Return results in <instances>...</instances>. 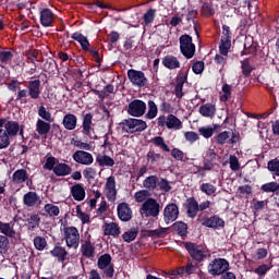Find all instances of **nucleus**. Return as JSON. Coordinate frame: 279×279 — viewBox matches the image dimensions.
I'll return each mask as SVG.
<instances>
[{
	"mask_svg": "<svg viewBox=\"0 0 279 279\" xmlns=\"http://www.w3.org/2000/svg\"><path fill=\"white\" fill-rule=\"evenodd\" d=\"M150 143H153L155 147H159L161 151H166L167 154H169L170 151V155L172 156V158H174V160H178L180 162L186 161V159H184V151H182L180 148H169V145H167V143L165 142V137L155 136L150 140Z\"/></svg>",
	"mask_w": 279,
	"mask_h": 279,
	"instance_id": "f257e3e1",
	"label": "nucleus"
},
{
	"mask_svg": "<svg viewBox=\"0 0 279 279\" xmlns=\"http://www.w3.org/2000/svg\"><path fill=\"white\" fill-rule=\"evenodd\" d=\"M184 248L195 263H204L208 258V251L204 245H199L193 242H184Z\"/></svg>",
	"mask_w": 279,
	"mask_h": 279,
	"instance_id": "f03ea898",
	"label": "nucleus"
},
{
	"mask_svg": "<svg viewBox=\"0 0 279 279\" xmlns=\"http://www.w3.org/2000/svg\"><path fill=\"white\" fill-rule=\"evenodd\" d=\"M122 131L126 134H136V132H145L147 122L141 119L129 118L120 122Z\"/></svg>",
	"mask_w": 279,
	"mask_h": 279,
	"instance_id": "7ed1b4c3",
	"label": "nucleus"
},
{
	"mask_svg": "<svg viewBox=\"0 0 279 279\" xmlns=\"http://www.w3.org/2000/svg\"><path fill=\"white\" fill-rule=\"evenodd\" d=\"M230 269V262L226 258L217 257L207 265L209 276H223Z\"/></svg>",
	"mask_w": 279,
	"mask_h": 279,
	"instance_id": "20e7f679",
	"label": "nucleus"
},
{
	"mask_svg": "<svg viewBox=\"0 0 279 279\" xmlns=\"http://www.w3.org/2000/svg\"><path fill=\"white\" fill-rule=\"evenodd\" d=\"M97 267L102 271L105 278H114V265L110 253H105L98 257Z\"/></svg>",
	"mask_w": 279,
	"mask_h": 279,
	"instance_id": "39448f33",
	"label": "nucleus"
},
{
	"mask_svg": "<svg viewBox=\"0 0 279 279\" xmlns=\"http://www.w3.org/2000/svg\"><path fill=\"white\" fill-rule=\"evenodd\" d=\"M180 52L186 60H191L195 56V44H193V37L184 34L179 38Z\"/></svg>",
	"mask_w": 279,
	"mask_h": 279,
	"instance_id": "423d86ee",
	"label": "nucleus"
},
{
	"mask_svg": "<svg viewBox=\"0 0 279 279\" xmlns=\"http://www.w3.org/2000/svg\"><path fill=\"white\" fill-rule=\"evenodd\" d=\"M63 234L66 247H72L73 250L80 247V230L75 227H64Z\"/></svg>",
	"mask_w": 279,
	"mask_h": 279,
	"instance_id": "0eeeda50",
	"label": "nucleus"
},
{
	"mask_svg": "<svg viewBox=\"0 0 279 279\" xmlns=\"http://www.w3.org/2000/svg\"><path fill=\"white\" fill-rule=\"evenodd\" d=\"M128 78L133 86H137V88H146L147 84H149V80L145 76V72L141 70L130 69L128 70Z\"/></svg>",
	"mask_w": 279,
	"mask_h": 279,
	"instance_id": "6e6552de",
	"label": "nucleus"
},
{
	"mask_svg": "<svg viewBox=\"0 0 279 279\" xmlns=\"http://www.w3.org/2000/svg\"><path fill=\"white\" fill-rule=\"evenodd\" d=\"M141 210L146 217H158L160 215V203L156 198L149 197L143 203Z\"/></svg>",
	"mask_w": 279,
	"mask_h": 279,
	"instance_id": "1a4fd4ad",
	"label": "nucleus"
},
{
	"mask_svg": "<svg viewBox=\"0 0 279 279\" xmlns=\"http://www.w3.org/2000/svg\"><path fill=\"white\" fill-rule=\"evenodd\" d=\"M126 112L130 117H143L147 112V104L141 99H134L129 104Z\"/></svg>",
	"mask_w": 279,
	"mask_h": 279,
	"instance_id": "9d476101",
	"label": "nucleus"
},
{
	"mask_svg": "<svg viewBox=\"0 0 279 279\" xmlns=\"http://www.w3.org/2000/svg\"><path fill=\"white\" fill-rule=\"evenodd\" d=\"M189 80V70H180L175 77L174 95L177 99H182L184 97V84Z\"/></svg>",
	"mask_w": 279,
	"mask_h": 279,
	"instance_id": "9b49d317",
	"label": "nucleus"
},
{
	"mask_svg": "<svg viewBox=\"0 0 279 279\" xmlns=\"http://www.w3.org/2000/svg\"><path fill=\"white\" fill-rule=\"evenodd\" d=\"M180 217V208L174 203L168 204L163 209V221L169 226V223H173Z\"/></svg>",
	"mask_w": 279,
	"mask_h": 279,
	"instance_id": "f8f14e48",
	"label": "nucleus"
},
{
	"mask_svg": "<svg viewBox=\"0 0 279 279\" xmlns=\"http://www.w3.org/2000/svg\"><path fill=\"white\" fill-rule=\"evenodd\" d=\"M72 158L74 162H77V165H84L85 167H90L93 162H95V158H93V154L85 151V150H76Z\"/></svg>",
	"mask_w": 279,
	"mask_h": 279,
	"instance_id": "ddd939ff",
	"label": "nucleus"
},
{
	"mask_svg": "<svg viewBox=\"0 0 279 279\" xmlns=\"http://www.w3.org/2000/svg\"><path fill=\"white\" fill-rule=\"evenodd\" d=\"M105 191V195L108 202L117 201V180L114 179V175H110L109 178H107Z\"/></svg>",
	"mask_w": 279,
	"mask_h": 279,
	"instance_id": "4468645a",
	"label": "nucleus"
},
{
	"mask_svg": "<svg viewBox=\"0 0 279 279\" xmlns=\"http://www.w3.org/2000/svg\"><path fill=\"white\" fill-rule=\"evenodd\" d=\"M215 160H217V153L215 149L209 148L203 160V167H198V171H213L215 169Z\"/></svg>",
	"mask_w": 279,
	"mask_h": 279,
	"instance_id": "2eb2a0df",
	"label": "nucleus"
},
{
	"mask_svg": "<svg viewBox=\"0 0 279 279\" xmlns=\"http://www.w3.org/2000/svg\"><path fill=\"white\" fill-rule=\"evenodd\" d=\"M201 223L205 228H211L213 230H219L221 228H226V221L217 215L211 216L209 218H203L201 220Z\"/></svg>",
	"mask_w": 279,
	"mask_h": 279,
	"instance_id": "dca6fc26",
	"label": "nucleus"
},
{
	"mask_svg": "<svg viewBox=\"0 0 279 279\" xmlns=\"http://www.w3.org/2000/svg\"><path fill=\"white\" fill-rule=\"evenodd\" d=\"M183 206L190 219H195L197 217V213H199V203L195 197L187 198Z\"/></svg>",
	"mask_w": 279,
	"mask_h": 279,
	"instance_id": "f3484780",
	"label": "nucleus"
},
{
	"mask_svg": "<svg viewBox=\"0 0 279 279\" xmlns=\"http://www.w3.org/2000/svg\"><path fill=\"white\" fill-rule=\"evenodd\" d=\"M16 223V217L10 222L0 221V232L2 236L7 239H14L16 236V230H14V225Z\"/></svg>",
	"mask_w": 279,
	"mask_h": 279,
	"instance_id": "a211bd4d",
	"label": "nucleus"
},
{
	"mask_svg": "<svg viewBox=\"0 0 279 279\" xmlns=\"http://www.w3.org/2000/svg\"><path fill=\"white\" fill-rule=\"evenodd\" d=\"M23 204L28 208H34V206H40V204H43V199L38 196V193L31 191L24 194Z\"/></svg>",
	"mask_w": 279,
	"mask_h": 279,
	"instance_id": "6ab92c4d",
	"label": "nucleus"
},
{
	"mask_svg": "<svg viewBox=\"0 0 279 279\" xmlns=\"http://www.w3.org/2000/svg\"><path fill=\"white\" fill-rule=\"evenodd\" d=\"M118 218L120 221H130L132 219V208L125 202H122L117 207Z\"/></svg>",
	"mask_w": 279,
	"mask_h": 279,
	"instance_id": "aec40b11",
	"label": "nucleus"
},
{
	"mask_svg": "<svg viewBox=\"0 0 279 279\" xmlns=\"http://www.w3.org/2000/svg\"><path fill=\"white\" fill-rule=\"evenodd\" d=\"M28 97L32 99H40V94L43 93L40 89V80L28 81L27 84Z\"/></svg>",
	"mask_w": 279,
	"mask_h": 279,
	"instance_id": "412c9836",
	"label": "nucleus"
},
{
	"mask_svg": "<svg viewBox=\"0 0 279 279\" xmlns=\"http://www.w3.org/2000/svg\"><path fill=\"white\" fill-rule=\"evenodd\" d=\"M146 160L150 167H159L162 160H165V156L150 148L146 154Z\"/></svg>",
	"mask_w": 279,
	"mask_h": 279,
	"instance_id": "4be33fe9",
	"label": "nucleus"
},
{
	"mask_svg": "<svg viewBox=\"0 0 279 279\" xmlns=\"http://www.w3.org/2000/svg\"><path fill=\"white\" fill-rule=\"evenodd\" d=\"M50 255L53 256V258H57L58 263H64L66 256H69V252L64 246H60V243H57L53 250L50 251Z\"/></svg>",
	"mask_w": 279,
	"mask_h": 279,
	"instance_id": "5701e85b",
	"label": "nucleus"
},
{
	"mask_svg": "<svg viewBox=\"0 0 279 279\" xmlns=\"http://www.w3.org/2000/svg\"><path fill=\"white\" fill-rule=\"evenodd\" d=\"M71 195L75 202H84L86 199V190L82 183H76L71 187Z\"/></svg>",
	"mask_w": 279,
	"mask_h": 279,
	"instance_id": "b1692460",
	"label": "nucleus"
},
{
	"mask_svg": "<svg viewBox=\"0 0 279 279\" xmlns=\"http://www.w3.org/2000/svg\"><path fill=\"white\" fill-rule=\"evenodd\" d=\"M161 63L166 69H169V71H175V69H180V60H178V57L173 54H167L163 57Z\"/></svg>",
	"mask_w": 279,
	"mask_h": 279,
	"instance_id": "393cba45",
	"label": "nucleus"
},
{
	"mask_svg": "<svg viewBox=\"0 0 279 279\" xmlns=\"http://www.w3.org/2000/svg\"><path fill=\"white\" fill-rule=\"evenodd\" d=\"M39 21L43 27H51V24L53 23V11H51V9H43L40 11Z\"/></svg>",
	"mask_w": 279,
	"mask_h": 279,
	"instance_id": "a878e982",
	"label": "nucleus"
},
{
	"mask_svg": "<svg viewBox=\"0 0 279 279\" xmlns=\"http://www.w3.org/2000/svg\"><path fill=\"white\" fill-rule=\"evenodd\" d=\"M83 117V122H82V128L83 131L82 133L85 136H90V130H93V113L92 112H87V113H82Z\"/></svg>",
	"mask_w": 279,
	"mask_h": 279,
	"instance_id": "bb28decb",
	"label": "nucleus"
},
{
	"mask_svg": "<svg viewBox=\"0 0 279 279\" xmlns=\"http://www.w3.org/2000/svg\"><path fill=\"white\" fill-rule=\"evenodd\" d=\"M104 234L105 236H119L121 234V228H119V225L117 222H106L104 225Z\"/></svg>",
	"mask_w": 279,
	"mask_h": 279,
	"instance_id": "cd10ccee",
	"label": "nucleus"
},
{
	"mask_svg": "<svg viewBox=\"0 0 279 279\" xmlns=\"http://www.w3.org/2000/svg\"><path fill=\"white\" fill-rule=\"evenodd\" d=\"M198 112L202 117L213 119L217 114V107L214 104L207 102L199 107Z\"/></svg>",
	"mask_w": 279,
	"mask_h": 279,
	"instance_id": "c85d7f7f",
	"label": "nucleus"
},
{
	"mask_svg": "<svg viewBox=\"0 0 279 279\" xmlns=\"http://www.w3.org/2000/svg\"><path fill=\"white\" fill-rule=\"evenodd\" d=\"M81 254L85 258H95V245H93L90 240H85L81 245Z\"/></svg>",
	"mask_w": 279,
	"mask_h": 279,
	"instance_id": "c756f323",
	"label": "nucleus"
},
{
	"mask_svg": "<svg viewBox=\"0 0 279 279\" xmlns=\"http://www.w3.org/2000/svg\"><path fill=\"white\" fill-rule=\"evenodd\" d=\"M160 178L156 174H151L145 178L143 181L144 189L148 191H158V182Z\"/></svg>",
	"mask_w": 279,
	"mask_h": 279,
	"instance_id": "7c9ffc66",
	"label": "nucleus"
},
{
	"mask_svg": "<svg viewBox=\"0 0 279 279\" xmlns=\"http://www.w3.org/2000/svg\"><path fill=\"white\" fill-rule=\"evenodd\" d=\"M54 175H57V178H64L66 175H71V166L63 163V162H59L54 166V169L52 170Z\"/></svg>",
	"mask_w": 279,
	"mask_h": 279,
	"instance_id": "2f4dec72",
	"label": "nucleus"
},
{
	"mask_svg": "<svg viewBox=\"0 0 279 279\" xmlns=\"http://www.w3.org/2000/svg\"><path fill=\"white\" fill-rule=\"evenodd\" d=\"M27 178H29V173L25 169H17L12 174V182L14 184H25L27 182Z\"/></svg>",
	"mask_w": 279,
	"mask_h": 279,
	"instance_id": "473e14b6",
	"label": "nucleus"
},
{
	"mask_svg": "<svg viewBox=\"0 0 279 279\" xmlns=\"http://www.w3.org/2000/svg\"><path fill=\"white\" fill-rule=\"evenodd\" d=\"M184 125L182 124V120L175 117L173 113L167 116V129L168 130H182Z\"/></svg>",
	"mask_w": 279,
	"mask_h": 279,
	"instance_id": "72a5a7b5",
	"label": "nucleus"
},
{
	"mask_svg": "<svg viewBox=\"0 0 279 279\" xmlns=\"http://www.w3.org/2000/svg\"><path fill=\"white\" fill-rule=\"evenodd\" d=\"M72 40H76V43H78V45H81V49H83V51H88V47H90V41H88V38L86 36H84V34L80 33V32H75L72 36H71Z\"/></svg>",
	"mask_w": 279,
	"mask_h": 279,
	"instance_id": "f704fd0d",
	"label": "nucleus"
},
{
	"mask_svg": "<svg viewBox=\"0 0 279 279\" xmlns=\"http://www.w3.org/2000/svg\"><path fill=\"white\" fill-rule=\"evenodd\" d=\"M62 123L65 130H75L77 128V116L73 113H66L63 117Z\"/></svg>",
	"mask_w": 279,
	"mask_h": 279,
	"instance_id": "c9c22d12",
	"label": "nucleus"
},
{
	"mask_svg": "<svg viewBox=\"0 0 279 279\" xmlns=\"http://www.w3.org/2000/svg\"><path fill=\"white\" fill-rule=\"evenodd\" d=\"M19 130H21V125L16 121H8L4 124V132L9 137L17 136Z\"/></svg>",
	"mask_w": 279,
	"mask_h": 279,
	"instance_id": "e433bc0d",
	"label": "nucleus"
},
{
	"mask_svg": "<svg viewBox=\"0 0 279 279\" xmlns=\"http://www.w3.org/2000/svg\"><path fill=\"white\" fill-rule=\"evenodd\" d=\"M172 228L177 234L183 239H186L189 234V225L184 221H177L172 225Z\"/></svg>",
	"mask_w": 279,
	"mask_h": 279,
	"instance_id": "4c0bfd02",
	"label": "nucleus"
},
{
	"mask_svg": "<svg viewBox=\"0 0 279 279\" xmlns=\"http://www.w3.org/2000/svg\"><path fill=\"white\" fill-rule=\"evenodd\" d=\"M36 132L39 134V136H47V134L51 132V124L38 119L36 122Z\"/></svg>",
	"mask_w": 279,
	"mask_h": 279,
	"instance_id": "58836bf2",
	"label": "nucleus"
},
{
	"mask_svg": "<svg viewBox=\"0 0 279 279\" xmlns=\"http://www.w3.org/2000/svg\"><path fill=\"white\" fill-rule=\"evenodd\" d=\"M26 62L29 64H34V68L31 69L32 73H36V60H38V50L29 49L25 51Z\"/></svg>",
	"mask_w": 279,
	"mask_h": 279,
	"instance_id": "ea45409f",
	"label": "nucleus"
},
{
	"mask_svg": "<svg viewBox=\"0 0 279 279\" xmlns=\"http://www.w3.org/2000/svg\"><path fill=\"white\" fill-rule=\"evenodd\" d=\"M90 93H94V95H97L99 99H106L108 95H112V93H114V85L108 84L107 86L104 87L102 90L92 88Z\"/></svg>",
	"mask_w": 279,
	"mask_h": 279,
	"instance_id": "a19ab883",
	"label": "nucleus"
},
{
	"mask_svg": "<svg viewBox=\"0 0 279 279\" xmlns=\"http://www.w3.org/2000/svg\"><path fill=\"white\" fill-rule=\"evenodd\" d=\"M215 4L213 2H204L201 7V14L205 17L215 16L216 14Z\"/></svg>",
	"mask_w": 279,
	"mask_h": 279,
	"instance_id": "79ce46f5",
	"label": "nucleus"
},
{
	"mask_svg": "<svg viewBox=\"0 0 279 279\" xmlns=\"http://www.w3.org/2000/svg\"><path fill=\"white\" fill-rule=\"evenodd\" d=\"M138 227H132L129 231L122 234V239L125 243H132V241H135L136 236H138Z\"/></svg>",
	"mask_w": 279,
	"mask_h": 279,
	"instance_id": "37998d69",
	"label": "nucleus"
},
{
	"mask_svg": "<svg viewBox=\"0 0 279 279\" xmlns=\"http://www.w3.org/2000/svg\"><path fill=\"white\" fill-rule=\"evenodd\" d=\"M267 169L274 178H279V159L278 157L267 162Z\"/></svg>",
	"mask_w": 279,
	"mask_h": 279,
	"instance_id": "c03bdc74",
	"label": "nucleus"
},
{
	"mask_svg": "<svg viewBox=\"0 0 279 279\" xmlns=\"http://www.w3.org/2000/svg\"><path fill=\"white\" fill-rule=\"evenodd\" d=\"M96 162L100 166V167H114V159H112L110 156L108 155H97L96 157Z\"/></svg>",
	"mask_w": 279,
	"mask_h": 279,
	"instance_id": "a18cd8bd",
	"label": "nucleus"
},
{
	"mask_svg": "<svg viewBox=\"0 0 279 279\" xmlns=\"http://www.w3.org/2000/svg\"><path fill=\"white\" fill-rule=\"evenodd\" d=\"M260 191H263V193H277V191H279V183L276 181H270L268 183H264L260 186Z\"/></svg>",
	"mask_w": 279,
	"mask_h": 279,
	"instance_id": "49530a36",
	"label": "nucleus"
},
{
	"mask_svg": "<svg viewBox=\"0 0 279 279\" xmlns=\"http://www.w3.org/2000/svg\"><path fill=\"white\" fill-rule=\"evenodd\" d=\"M197 14H198L197 10H190L187 12L185 19L187 22L193 21L194 32H195L197 38H199V28H197V21L195 20V19H197Z\"/></svg>",
	"mask_w": 279,
	"mask_h": 279,
	"instance_id": "de8ad7c7",
	"label": "nucleus"
},
{
	"mask_svg": "<svg viewBox=\"0 0 279 279\" xmlns=\"http://www.w3.org/2000/svg\"><path fill=\"white\" fill-rule=\"evenodd\" d=\"M56 69H58V63L53 59H47L44 64L45 73H49V75H56Z\"/></svg>",
	"mask_w": 279,
	"mask_h": 279,
	"instance_id": "09e8293b",
	"label": "nucleus"
},
{
	"mask_svg": "<svg viewBox=\"0 0 279 279\" xmlns=\"http://www.w3.org/2000/svg\"><path fill=\"white\" fill-rule=\"evenodd\" d=\"M58 162H59L58 158L51 156V153H49L46 156V162L44 165V169H47L48 171H53Z\"/></svg>",
	"mask_w": 279,
	"mask_h": 279,
	"instance_id": "8fccbe9b",
	"label": "nucleus"
},
{
	"mask_svg": "<svg viewBox=\"0 0 279 279\" xmlns=\"http://www.w3.org/2000/svg\"><path fill=\"white\" fill-rule=\"evenodd\" d=\"M146 119H156L158 117V106L154 100H148V111L146 113Z\"/></svg>",
	"mask_w": 279,
	"mask_h": 279,
	"instance_id": "3c124183",
	"label": "nucleus"
},
{
	"mask_svg": "<svg viewBox=\"0 0 279 279\" xmlns=\"http://www.w3.org/2000/svg\"><path fill=\"white\" fill-rule=\"evenodd\" d=\"M145 232V236H150L151 239H162L167 234V228L146 230Z\"/></svg>",
	"mask_w": 279,
	"mask_h": 279,
	"instance_id": "603ef678",
	"label": "nucleus"
},
{
	"mask_svg": "<svg viewBox=\"0 0 279 279\" xmlns=\"http://www.w3.org/2000/svg\"><path fill=\"white\" fill-rule=\"evenodd\" d=\"M231 47H232V40L220 39V45H219V53H220V56L227 57L228 53L230 52V48Z\"/></svg>",
	"mask_w": 279,
	"mask_h": 279,
	"instance_id": "864d4df0",
	"label": "nucleus"
},
{
	"mask_svg": "<svg viewBox=\"0 0 279 279\" xmlns=\"http://www.w3.org/2000/svg\"><path fill=\"white\" fill-rule=\"evenodd\" d=\"M202 193H205L208 197L215 195L217 193V187L213 185V183H203L199 187Z\"/></svg>",
	"mask_w": 279,
	"mask_h": 279,
	"instance_id": "5fc2aeb1",
	"label": "nucleus"
},
{
	"mask_svg": "<svg viewBox=\"0 0 279 279\" xmlns=\"http://www.w3.org/2000/svg\"><path fill=\"white\" fill-rule=\"evenodd\" d=\"M44 210L49 217H58L60 215V207L50 203L45 205Z\"/></svg>",
	"mask_w": 279,
	"mask_h": 279,
	"instance_id": "6e6d98bb",
	"label": "nucleus"
},
{
	"mask_svg": "<svg viewBox=\"0 0 279 279\" xmlns=\"http://www.w3.org/2000/svg\"><path fill=\"white\" fill-rule=\"evenodd\" d=\"M27 223L31 230H36V228H40V216L38 214H33L27 218Z\"/></svg>",
	"mask_w": 279,
	"mask_h": 279,
	"instance_id": "4d7b16f0",
	"label": "nucleus"
},
{
	"mask_svg": "<svg viewBox=\"0 0 279 279\" xmlns=\"http://www.w3.org/2000/svg\"><path fill=\"white\" fill-rule=\"evenodd\" d=\"M197 271V264H193V260L189 259L187 264L185 266H182V271H179L180 274H187V276H191L192 274H195Z\"/></svg>",
	"mask_w": 279,
	"mask_h": 279,
	"instance_id": "13d9d810",
	"label": "nucleus"
},
{
	"mask_svg": "<svg viewBox=\"0 0 279 279\" xmlns=\"http://www.w3.org/2000/svg\"><path fill=\"white\" fill-rule=\"evenodd\" d=\"M173 187L169 183V180L161 178L157 183V191H162L163 193H169Z\"/></svg>",
	"mask_w": 279,
	"mask_h": 279,
	"instance_id": "bf43d9fd",
	"label": "nucleus"
},
{
	"mask_svg": "<svg viewBox=\"0 0 279 279\" xmlns=\"http://www.w3.org/2000/svg\"><path fill=\"white\" fill-rule=\"evenodd\" d=\"M10 251V239L0 234V254L3 255Z\"/></svg>",
	"mask_w": 279,
	"mask_h": 279,
	"instance_id": "052dcab7",
	"label": "nucleus"
},
{
	"mask_svg": "<svg viewBox=\"0 0 279 279\" xmlns=\"http://www.w3.org/2000/svg\"><path fill=\"white\" fill-rule=\"evenodd\" d=\"M241 69L244 77H250V75H252V71H254V68L250 64V59L241 61Z\"/></svg>",
	"mask_w": 279,
	"mask_h": 279,
	"instance_id": "680f3d73",
	"label": "nucleus"
},
{
	"mask_svg": "<svg viewBox=\"0 0 279 279\" xmlns=\"http://www.w3.org/2000/svg\"><path fill=\"white\" fill-rule=\"evenodd\" d=\"M33 243L38 252H43L47 247V240L40 235L35 236Z\"/></svg>",
	"mask_w": 279,
	"mask_h": 279,
	"instance_id": "e2e57ef3",
	"label": "nucleus"
},
{
	"mask_svg": "<svg viewBox=\"0 0 279 279\" xmlns=\"http://www.w3.org/2000/svg\"><path fill=\"white\" fill-rule=\"evenodd\" d=\"M214 141L218 145H226V143H228V141H230V132L223 131V132L219 133L218 135H216L214 137Z\"/></svg>",
	"mask_w": 279,
	"mask_h": 279,
	"instance_id": "0e129e2a",
	"label": "nucleus"
},
{
	"mask_svg": "<svg viewBox=\"0 0 279 279\" xmlns=\"http://www.w3.org/2000/svg\"><path fill=\"white\" fill-rule=\"evenodd\" d=\"M8 147H10V137L4 129H0V149H8Z\"/></svg>",
	"mask_w": 279,
	"mask_h": 279,
	"instance_id": "69168bd1",
	"label": "nucleus"
},
{
	"mask_svg": "<svg viewBox=\"0 0 279 279\" xmlns=\"http://www.w3.org/2000/svg\"><path fill=\"white\" fill-rule=\"evenodd\" d=\"M134 197H135V202H137V204H143V202H145V199H147V197H149V191L141 190L135 193Z\"/></svg>",
	"mask_w": 279,
	"mask_h": 279,
	"instance_id": "338daca9",
	"label": "nucleus"
},
{
	"mask_svg": "<svg viewBox=\"0 0 279 279\" xmlns=\"http://www.w3.org/2000/svg\"><path fill=\"white\" fill-rule=\"evenodd\" d=\"M144 23L145 25H149L154 23V20L156 19V10L155 9H149L145 14H144Z\"/></svg>",
	"mask_w": 279,
	"mask_h": 279,
	"instance_id": "774afa93",
	"label": "nucleus"
}]
</instances>
